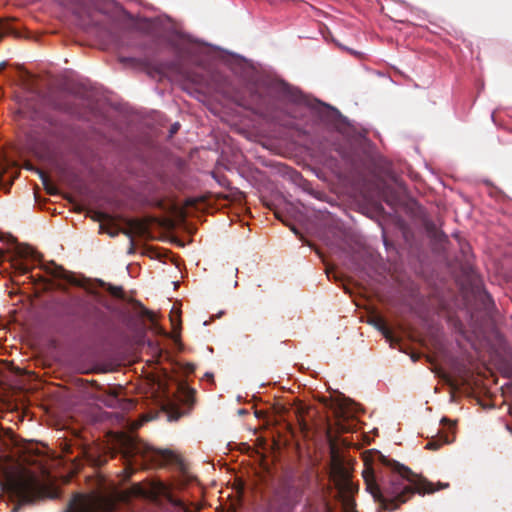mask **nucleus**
<instances>
[{
    "label": "nucleus",
    "instance_id": "1",
    "mask_svg": "<svg viewBox=\"0 0 512 512\" xmlns=\"http://www.w3.org/2000/svg\"><path fill=\"white\" fill-rule=\"evenodd\" d=\"M6 254L12 268L27 275L37 294L58 291L48 304L57 316L75 320H157L151 310L126 297L122 287L77 277L54 261L43 263L41 255L28 245L15 242L6 252L0 249V262Z\"/></svg>",
    "mask_w": 512,
    "mask_h": 512
},
{
    "label": "nucleus",
    "instance_id": "2",
    "mask_svg": "<svg viewBox=\"0 0 512 512\" xmlns=\"http://www.w3.org/2000/svg\"><path fill=\"white\" fill-rule=\"evenodd\" d=\"M378 461L387 468L378 481L370 469L363 471L366 490L379 503V508L389 512L397 510L415 493H433V484L414 473L409 467L390 459L380 452Z\"/></svg>",
    "mask_w": 512,
    "mask_h": 512
},
{
    "label": "nucleus",
    "instance_id": "3",
    "mask_svg": "<svg viewBox=\"0 0 512 512\" xmlns=\"http://www.w3.org/2000/svg\"><path fill=\"white\" fill-rule=\"evenodd\" d=\"M120 454L124 462L123 473L128 479L139 468L162 467L181 463L180 457L169 449H156L127 434H120L116 439V448L93 443L81 447L77 457L93 467H101L109 458Z\"/></svg>",
    "mask_w": 512,
    "mask_h": 512
},
{
    "label": "nucleus",
    "instance_id": "4",
    "mask_svg": "<svg viewBox=\"0 0 512 512\" xmlns=\"http://www.w3.org/2000/svg\"><path fill=\"white\" fill-rule=\"evenodd\" d=\"M252 97L261 107L272 108L284 105V113L291 118H298L301 107H313V101L298 88L283 80L260 77L252 87Z\"/></svg>",
    "mask_w": 512,
    "mask_h": 512
},
{
    "label": "nucleus",
    "instance_id": "5",
    "mask_svg": "<svg viewBox=\"0 0 512 512\" xmlns=\"http://www.w3.org/2000/svg\"><path fill=\"white\" fill-rule=\"evenodd\" d=\"M171 45L176 54L175 61L172 64L174 70L187 79L196 82L187 71L186 65L204 66L208 59L207 48L184 34H177L171 40Z\"/></svg>",
    "mask_w": 512,
    "mask_h": 512
},
{
    "label": "nucleus",
    "instance_id": "6",
    "mask_svg": "<svg viewBox=\"0 0 512 512\" xmlns=\"http://www.w3.org/2000/svg\"><path fill=\"white\" fill-rule=\"evenodd\" d=\"M3 487L10 499L17 502L12 512H18L21 505L34 503L44 494L37 476L29 472H20L19 475L7 478Z\"/></svg>",
    "mask_w": 512,
    "mask_h": 512
},
{
    "label": "nucleus",
    "instance_id": "7",
    "mask_svg": "<svg viewBox=\"0 0 512 512\" xmlns=\"http://www.w3.org/2000/svg\"><path fill=\"white\" fill-rule=\"evenodd\" d=\"M115 503L102 496L75 494L64 512H112Z\"/></svg>",
    "mask_w": 512,
    "mask_h": 512
},
{
    "label": "nucleus",
    "instance_id": "8",
    "mask_svg": "<svg viewBox=\"0 0 512 512\" xmlns=\"http://www.w3.org/2000/svg\"><path fill=\"white\" fill-rule=\"evenodd\" d=\"M331 477L337 489L336 496H353L358 491V486L352 482L348 469L341 463L333 466Z\"/></svg>",
    "mask_w": 512,
    "mask_h": 512
},
{
    "label": "nucleus",
    "instance_id": "9",
    "mask_svg": "<svg viewBox=\"0 0 512 512\" xmlns=\"http://www.w3.org/2000/svg\"><path fill=\"white\" fill-rule=\"evenodd\" d=\"M80 25L87 30L94 29L96 36L101 40L114 42L117 38L114 25L100 22L91 14H88L87 20L82 19Z\"/></svg>",
    "mask_w": 512,
    "mask_h": 512
},
{
    "label": "nucleus",
    "instance_id": "10",
    "mask_svg": "<svg viewBox=\"0 0 512 512\" xmlns=\"http://www.w3.org/2000/svg\"><path fill=\"white\" fill-rule=\"evenodd\" d=\"M320 104V102H318ZM322 106L326 109L323 114V117L332 122L337 129H339L342 133L348 134V129L351 127V123L347 117L343 116L336 108L321 103Z\"/></svg>",
    "mask_w": 512,
    "mask_h": 512
},
{
    "label": "nucleus",
    "instance_id": "11",
    "mask_svg": "<svg viewBox=\"0 0 512 512\" xmlns=\"http://www.w3.org/2000/svg\"><path fill=\"white\" fill-rule=\"evenodd\" d=\"M373 324V326L383 335V337L390 343L393 347L395 344L399 343L401 340L402 330H396L390 327L388 324L390 322H369Z\"/></svg>",
    "mask_w": 512,
    "mask_h": 512
},
{
    "label": "nucleus",
    "instance_id": "12",
    "mask_svg": "<svg viewBox=\"0 0 512 512\" xmlns=\"http://www.w3.org/2000/svg\"><path fill=\"white\" fill-rule=\"evenodd\" d=\"M195 394L196 391L189 388L184 383L177 385V399L183 405L187 406L188 409H191L195 403Z\"/></svg>",
    "mask_w": 512,
    "mask_h": 512
},
{
    "label": "nucleus",
    "instance_id": "13",
    "mask_svg": "<svg viewBox=\"0 0 512 512\" xmlns=\"http://www.w3.org/2000/svg\"><path fill=\"white\" fill-rule=\"evenodd\" d=\"M426 338L435 348L439 347L442 344V336L439 332V328L434 325H431L428 328V331L423 340L425 341Z\"/></svg>",
    "mask_w": 512,
    "mask_h": 512
},
{
    "label": "nucleus",
    "instance_id": "14",
    "mask_svg": "<svg viewBox=\"0 0 512 512\" xmlns=\"http://www.w3.org/2000/svg\"><path fill=\"white\" fill-rule=\"evenodd\" d=\"M341 502L344 512H355V501L352 496H336Z\"/></svg>",
    "mask_w": 512,
    "mask_h": 512
},
{
    "label": "nucleus",
    "instance_id": "15",
    "mask_svg": "<svg viewBox=\"0 0 512 512\" xmlns=\"http://www.w3.org/2000/svg\"><path fill=\"white\" fill-rule=\"evenodd\" d=\"M451 440L448 438V436H442L440 437L439 439H433V440H430L425 448L426 449H430V450H437L441 447L442 444H447V443H450Z\"/></svg>",
    "mask_w": 512,
    "mask_h": 512
},
{
    "label": "nucleus",
    "instance_id": "16",
    "mask_svg": "<svg viewBox=\"0 0 512 512\" xmlns=\"http://www.w3.org/2000/svg\"><path fill=\"white\" fill-rule=\"evenodd\" d=\"M181 316V310L177 303H174L170 309V321L179 320Z\"/></svg>",
    "mask_w": 512,
    "mask_h": 512
},
{
    "label": "nucleus",
    "instance_id": "17",
    "mask_svg": "<svg viewBox=\"0 0 512 512\" xmlns=\"http://www.w3.org/2000/svg\"><path fill=\"white\" fill-rule=\"evenodd\" d=\"M227 54L233 56L239 63L245 62V59L242 56H240V55L233 54V53H230V52H227Z\"/></svg>",
    "mask_w": 512,
    "mask_h": 512
},
{
    "label": "nucleus",
    "instance_id": "18",
    "mask_svg": "<svg viewBox=\"0 0 512 512\" xmlns=\"http://www.w3.org/2000/svg\"><path fill=\"white\" fill-rule=\"evenodd\" d=\"M179 127H180L179 123H174L170 128V135H173L174 133H176L178 131Z\"/></svg>",
    "mask_w": 512,
    "mask_h": 512
},
{
    "label": "nucleus",
    "instance_id": "19",
    "mask_svg": "<svg viewBox=\"0 0 512 512\" xmlns=\"http://www.w3.org/2000/svg\"><path fill=\"white\" fill-rule=\"evenodd\" d=\"M324 511L325 512H334L331 504L328 501L324 502Z\"/></svg>",
    "mask_w": 512,
    "mask_h": 512
},
{
    "label": "nucleus",
    "instance_id": "20",
    "mask_svg": "<svg viewBox=\"0 0 512 512\" xmlns=\"http://www.w3.org/2000/svg\"><path fill=\"white\" fill-rule=\"evenodd\" d=\"M299 424H300V427H301L302 430L308 429L307 423L304 421L303 418L299 419Z\"/></svg>",
    "mask_w": 512,
    "mask_h": 512
},
{
    "label": "nucleus",
    "instance_id": "21",
    "mask_svg": "<svg viewBox=\"0 0 512 512\" xmlns=\"http://www.w3.org/2000/svg\"><path fill=\"white\" fill-rule=\"evenodd\" d=\"M225 315H227L226 311H224V310H220V311H218L214 316H215L216 318H221V317H223V316H225Z\"/></svg>",
    "mask_w": 512,
    "mask_h": 512
},
{
    "label": "nucleus",
    "instance_id": "22",
    "mask_svg": "<svg viewBox=\"0 0 512 512\" xmlns=\"http://www.w3.org/2000/svg\"><path fill=\"white\" fill-rule=\"evenodd\" d=\"M367 320H377V321H380V320H384L382 317L380 316H376V315H371L368 317Z\"/></svg>",
    "mask_w": 512,
    "mask_h": 512
},
{
    "label": "nucleus",
    "instance_id": "23",
    "mask_svg": "<svg viewBox=\"0 0 512 512\" xmlns=\"http://www.w3.org/2000/svg\"><path fill=\"white\" fill-rule=\"evenodd\" d=\"M107 233L112 237H115L118 234L117 231H107Z\"/></svg>",
    "mask_w": 512,
    "mask_h": 512
},
{
    "label": "nucleus",
    "instance_id": "24",
    "mask_svg": "<svg viewBox=\"0 0 512 512\" xmlns=\"http://www.w3.org/2000/svg\"><path fill=\"white\" fill-rule=\"evenodd\" d=\"M40 177H41L43 183L46 184L47 183L46 176L43 173H40Z\"/></svg>",
    "mask_w": 512,
    "mask_h": 512
},
{
    "label": "nucleus",
    "instance_id": "25",
    "mask_svg": "<svg viewBox=\"0 0 512 512\" xmlns=\"http://www.w3.org/2000/svg\"><path fill=\"white\" fill-rule=\"evenodd\" d=\"M287 506H288V508H289V510H290V509H292V507L294 506V504H292V503L288 502V503H287Z\"/></svg>",
    "mask_w": 512,
    "mask_h": 512
},
{
    "label": "nucleus",
    "instance_id": "26",
    "mask_svg": "<svg viewBox=\"0 0 512 512\" xmlns=\"http://www.w3.org/2000/svg\"><path fill=\"white\" fill-rule=\"evenodd\" d=\"M131 60H132V59H130V58H122V59H121V61H122V62L131 61Z\"/></svg>",
    "mask_w": 512,
    "mask_h": 512
},
{
    "label": "nucleus",
    "instance_id": "27",
    "mask_svg": "<svg viewBox=\"0 0 512 512\" xmlns=\"http://www.w3.org/2000/svg\"><path fill=\"white\" fill-rule=\"evenodd\" d=\"M292 231H293L296 235H298V234H299V232H298V230H297L296 228H292Z\"/></svg>",
    "mask_w": 512,
    "mask_h": 512
},
{
    "label": "nucleus",
    "instance_id": "28",
    "mask_svg": "<svg viewBox=\"0 0 512 512\" xmlns=\"http://www.w3.org/2000/svg\"><path fill=\"white\" fill-rule=\"evenodd\" d=\"M189 369H190V371H193L194 370V366L193 365H189Z\"/></svg>",
    "mask_w": 512,
    "mask_h": 512
},
{
    "label": "nucleus",
    "instance_id": "29",
    "mask_svg": "<svg viewBox=\"0 0 512 512\" xmlns=\"http://www.w3.org/2000/svg\"><path fill=\"white\" fill-rule=\"evenodd\" d=\"M111 400H112V401H116L117 399H116V397L113 395V396H111Z\"/></svg>",
    "mask_w": 512,
    "mask_h": 512
},
{
    "label": "nucleus",
    "instance_id": "30",
    "mask_svg": "<svg viewBox=\"0 0 512 512\" xmlns=\"http://www.w3.org/2000/svg\"><path fill=\"white\" fill-rule=\"evenodd\" d=\"M5 66V63H1L0 64V69L3 68Z\"/></svg>",
    "mask_w": 512,
    "mask_h": 512
},
{
    "label": "nucleus",
    "instance_id": "31",
    "mask_svg": "<svg viewBox=\"0 0 512 512\" xmlns=\"http://www.w3.org/2000/svg\"><path fill=\"white\" fill-rule=\"evenodd\" d=\"M442 422H449V421L446 418H443Z\"/></svg>",
    "mask_w": 512,
    "mask_h": 512
},
{
    "label": "nucleus",
    "instance_id": "32",
    "mask_svg": "<svg viewBox=\"0 0 512 512\" xmlns=\"http://www.w3.org/2000/svg\"><path fill=\"white\" fill-rule=\"evenodd\" d=\"M343 158H345L347 161H349V159L346 155H343Z\"/></svg>",
    "mask_w": 512,
    "mask_h": 512
}]
</instances>
